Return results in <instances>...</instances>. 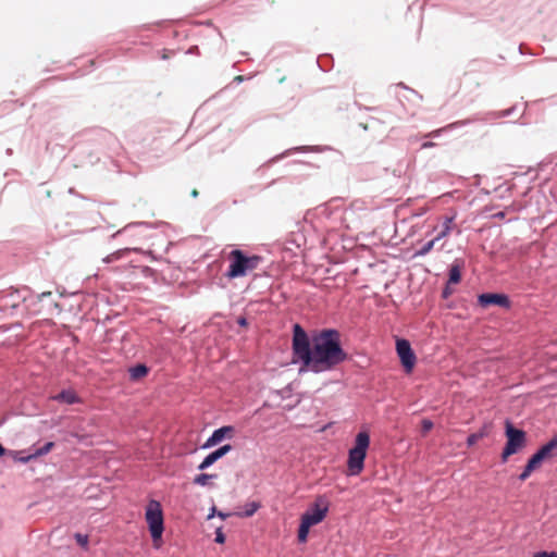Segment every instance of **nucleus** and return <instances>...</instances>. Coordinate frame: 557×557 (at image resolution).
Masks as SVG:
<instances>
[{
	"mask_svg": "<svg viewBox=\"0 0 557 557\" xmlns=\"http://www.w3.org/2000/svg\"><path fill=\"white\" fill-rule=\"evenodd\" d=\"M234 433V428L231 425L222 426L215 430L212 435L203 444V448L212 447L220 442H222L225 437L231 438Z\"/></svg>",
	"mask_w": 557,
	"mask_h": 557,
	"instance_id": "9",
	"label": "nucleus"
},
{
	"mask_svg": "<svg viewBox=\"0 0 557 557\" xmlns=\"http://www.w3.org/2000/svg\"><path fill=\"white\" fill-rule=\"evenodd\" d=\"M259 507H260V505L258 503L253 502V503L249 504L244 516L251 517L259 509Z\"/></svg>",
	"mask_w": 557,
	"mask_h": 557,
	"instance_id": "24",
	"label": "nucleus"
},
{
	"mask_svg": "<svg viewBox=\"0 0 557 557\" xmlns=\"http://www.w3.org/2000/svg\"><path fill=\"white\" fill-rule=\"evenodd\" d=\"M433 146H434V143H432V141H426V143L422 144V148H430V147H433Z\"/></svg>",
	"mask_w": 557,
	"mask_h": 557,
	"instance_id": "31",
	"label": "nucleus"
},
{
	"mask_svg": "<svg viewBox=\"0 0 557 557\" xmlns=\"http://www.w3.org/2000/svg\"><path fill=\"white\" fill-rule=\"evenodd\" d=\"M437 240H435V237L425 243L419 250L416 251L414 257L425 256L428 255L433 248Z\"/></svg>",
	"mask_w": 557,
	"mask_h": 557,
	"instance_id": "17",
	"label": "nucleus"
},
{
	"mask_svg": "<svg viewBox=\"0 0 557 557\" xmlns=\"http://www.w3.org/2000/svg\"><path fill=\"white\" fill-rule=\"evenodd\" d=\"M218 459L214 457V455L211 453L209 454L202 462L198 466L199 470H205L209 468L211 465H213Z\"/></svg>",
	"mask_w": 557,
	"mask_h": 557,
	"instance_id": "20",
	"label": "nucleus"
},
{
	"mask_svg": "<svg viewBox=\"0 0 557 557\" xmlns=\"http://www.w3.org/2000/svg\"><path fill=\"white\" fill-rule=\"evenodd\" d=\"M422 433L426 435L433 428V422L429 419H423L421 422Z\"/></svg>",
	"mask_w": 557,
	"mask_h": 557,
	"instance_id": "23",
	"label": "nucleus"
},
{
	"mask_svg": "<svg viewBox=\"0 0 557 557\" xmlns=\"http://www.w3.org/2000/svg\"><path fill=\"white\" fill-rule=\"evenodd\" d=\"M75 537H76V541H77V543H78L79 545H82V546H86V545L88 544V537H87V535H82V534L77 533V534L75 535Z\"/></svg>",
	"mask_w": 557,
	"mask_h": 557,
	"instance_id": "27",
	"label": "nucleus"
},
{
	"mask_svg": "<svg viewBox=\"0 0 557 557\" xmlns=\"http://www.w3.org/2000/svg\"><path fill=\"white\" fill-rule=\"evenodd\" d=\"M131 250H132L131 248L119 249V250L112 252L111 255L107 256L104 258V261L106 262L116 261V260L123 258L124 256H126Z\"/></svg>",
	"mask_w": 557,
	"mask_h": 557,
	"instance_id": "15",
	"label": "nucleus"
},
{
	"mask_svg": "<svg viewBox=\"0 0 557 557\" xmlns=\"http://www.w3.org/2000/svg\"><path fill=\"white\" fill-rule=\"evenodd\" d=\"M218 516L221 517L222 519H225L230 515L228 513L219 512Z\"/></svg>",
	"mask_w": 557,
	"mask_h": 557,
	"instance_id": "33",
	"label": "nucleus"
},
{
	"mask_svg": "<svg viewBox=\"0 0 557 557\" xmlns=\"http://www.w3.org/2000/svg\"><path fill=\"white\" fill-rule=\"evenodd\" d=\"M462 262L455 260L449 269L448 284H458L461 280Z\"/></svg>",
	"mask_w": 557,
	"mask_h": 557,
	"instance_id": "12",
	"label": "nucleus"
},
{
	"mask_svg": "<svg viewBox=\"0 0 557 557\" xmlns=\"http://www.w3.org/2000/svg\"><path fill=\"white\" fill-rule=\"evenodd\" d=\"M485 435H486V433L484 431H480L478 433H472L468 436L467 444L469 446H472V445L476 444L478 441L482 440Z\"/></svg>",
	"mask_w": 557,
	"mask_h": 557,
	"instance_id": "19",
	"label": "nucleus"
},
{
	"mask_svg": "<svg viewBox=\"0 0 557 557\" xmlns=\"http://www.w3.org/2000/svg\"><path fill=\"white\" fill-rule=\"evenodd\" d=\"M293 363H301L299 372L314 373L334 369L347 359L342 348L338 331L325 329L309 338L306 331L299 325L293 326Z\"/></svg>",
	"mask_w": 557,
	"mask_h": 557,
	"instance_id": "1",
	"label": "nucleus"
},
{
	"mask_svg": "<svg viewBox=\"0 0 557 557\" xmlns=\"http://www.w3.org/2000/svg\"><path fill=\"white\" fill-rule=\"evenodd\" d=\"M479 304L482 307H488V306H499L504 308H508L510 305L509 298L506 295L503 294H482L479 296Z\"/></svg>",
	"mask_w": 557,
	"mask_h": 557,
	"instance_id": "8",
	"label": "nucleus"
},
{
	"mask_svg": "<svg viewBox=\"0 0 557 557\" xmlns=\"http://www.w3.org/2000/svg\"><path fill=\"white\" fill-rule=\"evenodd\" d=\"M454 219H455L454 216H445L444 218L442 230L435 236V240H441L442 238L449 235V233L451 232L453 226H454Z\"/></svg>",
	"mask_w": 557,
	"mask_h": 557,
	"instance_id": "13",
	"label": "nucleus"
},
{
	"mask_svg": "<svg viewBox=\"0 0 557 557\" xmlns=\"http://www.w3.org/2000/svg\"><path fill=\"white\" fill-rule=\"evenodd\" d=\"M53 446H54L53 442H48L41 448L36 449V451L34 453V456L39 457V456L46 455L52 449Z\"/></svg>",
	"mask_w": 557,
	"mask_h": 557,
	"instance_id": "22",
	"label": "nucleus"
},
{
	"mask_svg": "<svg viewBox=\"0 0 557 557\" xmlns=\"http://www.w3.org/2000/svg\"><path fill=\"white\" fill-rule=\"evenodd\" d=\"M532 472H533V470L531 468H529L528 465H525L524 470L519 475V479L521 481H525L531 475Z\"/></svg>",
	"mask_w": 557,
	"mask_h": 557,
	"instance_id": "25",
	"label": "nucleus"
},
{
	"mask_svg": "<svg viewBox=\"0 0 557 557\" xmlns=\"http://www.w3.org/2000/svg\"><path fill=\"white\" fill-rule=\"evenodd\" d=\"M232 450V446L230 444H226V445H223L221 446L220 448H218L216 450L212 451V454L214 455V457L219 460L220 458H222L223 456H225L227 453H230Z\"/></svg>",
	"mask_w": 557,
	"mask_h": 557,
	"instance_id": "21",
	"label": "nucleus"
},
{
	"mask_svg": "<svg viewBox=\"0 0 557 557\" xmlns=\"http://www.w3.org/2000/svg\"><path fill=\"white\" fill-rule=\"evenodd\" d=\"M215 542L220 544L225 542V535L220 528L215 532Z\"/></svg>",
	"mask_w": 557,
	"mask_h": 557,
	"instance_id": "28",
	"label": "nucleus"
},
{
	"mask_svg": "<svg viewBox=\"0 0 557 557\" xmlns=\"http://www.w3.org/2000/svg\"><path fill=\"white\" fill-rule=\"evenodd\" d=\"M537 451L543 456L544 460L557 457V434Z\"/></svg>",
	"mask_w": 557,
	"mask_h": 557,
	"instance_id": "11",
	"label": "nucleus"
},
{
	"mask_svg": "<svg viewBox=\"0 0 557 557\" xmlns=\"http://www.w3.org/2000/svg\"><path fill=\"white\" fill-rule=\"evenodd\" d=\"M51 399L67 405L81 403V398L73 389H64L59 394L52 396Z\"/></svg>",
	"mask_w": 557,
	"mask_h": 557,
	"instance_id": "10",
	"label": "nucleus"
},
{
	"mask_svg": "<svg viewBox=\"0 0 557 557\" xmlns=\"http://www.w3.org/2000/svg\"><path fill=\"white\" fill-rule=\"evenodd\" d=\"M198 195H199V191H198L197 189H193V190H191V196H193L194 198L198 197Z\"/></svg>",
	"mask_w": 557,
	"mask_h": 557,
	"instance_id": "32",
	"label": "nucleus"
},
{
	"mask_svg": "<svg viewBox=\"0 0 557 557\" xmlns=\"http://www.w3.org/2000/svg\"><path fill=\"white\" fill-rule=\"evenodd\" d=\"M532 557H557V552H539L535 553Z\"/></svg>",
	"mask_w": 557,
	"mask_h": 557,
	"instance_id": "26",
	"label": "nucleus"
},
{
	"mask_svg": "<svg viewBox=\"0 0 557 557\" xmlns=\"http://www.w3.org/2000/svg\"><path fill=\"white\" fill-rule=\"evenodd\" d=\"M237 323L240 326H246L248 324L246 318H244V317H239L238 320H237Z\"/></svg>",
	"mask_w": 557,
	"mask_h": 557,
	"instance_id": "30",
	"label": "nucleus"
},
{
	"mask_svg": "<svg viewBox=\"0 0 557 557\" xmlns=\"http://www.w3.org/2000/svg\"><path fill=\"white\" fill-rule=\"evenodd\" d=\"M145 519L153 542V546L159 548L162 544V534L164 531L163 511L158 500H150L146 507Z\"/></svg>",
	"mask_w": 557,
	"mask_h": 557,
	"instance_id": "5",
	"label": "nucleus"
},
{
	"mask_svg": "<svg viewBox=\"0 0 557 557\" xmlns=\"http://www.w3.org/2000/svg\"><path fill=\"white\" fill-rule=\"evenodd\" d=\"M231 261L226 276L228 278L243 277L248 272L258 268L261 258L259 256H246L242 250L234 249L228 253Z\"/></svg>",
	"mask_w": 557,
	"mask_h": 557,
	"instance_id": "4",
	"label": "nucleus"
},
{
	"mask_svg": "<svg viewBox=\"0 0 557 557\" xmlns=\"http://www.w3.org/2000/svg\"><path fill=\"white\" fill-rule=\"evenodd\" d=\"M33 458H36V456H34V453H33V454H30V455H28V456H26V457H21V458H18V461H21V462H28V461H29V460H32Z\"/></svg>",
	"mask_w": 557,
	"mask_h": 557,
	"instance_id": "29",
	"label": "nucleus"
},
{
	"mask_svg": "<svg viewBox=\"0 0 557 557\" xmlns=\"http://www.w3.org/2000/svg\"><path fill=\"white\" fill-rule=\"evenodd\" d=\"M370 446V435L367 431H361L356 435L355 446L349 449L347 460V474L358 475L364 468V459Z\"/></svg>",
	"mask_w": 557,
	"mask_h": 557,
	"instance_id": "3",
	"label": "nucleus"
},
{
	"mask_svg": "<svg viewBox=\"0 0 557 557\" xmlns=\"http://www.w3.org/2000/svg\"><path fill=\"white\" fill-rule=\"evenodd\" d=\"M329 511V503L324 497H318L315 502L301 516L298 529V541L306 543L310 528L324 520Z\"/></svg>",
	"mask_w": 557,
	"mask_h": 557,
	"instance_id": "2",
	"label": "nucleus"
},
{
	"mask_svg": "<svg viewBox=\"0 0 557 557\" xmlns=\"http://www.w3.org/2000/svg\"><path fill=\"white\" fill-rule=\"evenodd\" d=\"M148 373V368L145 364H137L129 369V376L132 380H139L146 376Z\"/></svg>",
	"mask_w": 557,
	"mask_h": 557,
	"instance_id": "14",
	"label": "nucleus"
},
{
	"mask_svg": "<svg viewBox=\"0 0 557 557\" xmlns=\"http://www.w3.org/2000/svg\"><path fill=\"white\" fill-rule=\"evenodd\" d=\"M396 351L406 373H411L414 368L417 357L411 349L410 343L404 338L397 339Z\"/></svg>",
	"mask_w": 557,
	"mask_h": 557,
	"instance_id": "7",
	"label": "nucleus"
},
{
	"mask_svg": "<svg viewBox=\"0 0 557 557\" xmlns=\"http://www.w3.org/2000/svg\"><path fill=\"white\" fill-rule=\"evenodd\" d=\"M544 461L543 456L536 451L527 462L529 468H531L533 471L540 468L541 463Z\"/></svg>",
	"mask_w": 557,
	"mask_h": 557,
	"instance_id": "16",
	"label": "nucleus"
},
{
	"mask_svg": "<svg viewBox=\"0 0 557 557\" xmlns=\"http://www.w3.org/2000/svg\"><path fill=\"white\" fill-rule=\"evenodd\" d=\"M215 476H216L215 474L201 473L194 478V483L205 486V485L209 484V481Z\"/></svg>",
	"mask_w": 557,
	"mask_h": 557,
	"instance_id": "18",
	"label": "nucleus"
},
{
	"mask_svg": "<svg viewBox=\"0 0 557 557\" xmlns=\"http://www.w3.org/2000/svg\"><path fill=\"white\" fill-rule=\"evenodd\" d=\"M505 435L507 443L502 453V460L506 462L508 458L520 451L527 445V433L523 430L516 429L510 421L505 423Z\"/></svg>",
	"mask_w": 557,
	"mask_h": 557,
	"instance_id": "6",
	"label": "nucleus"
},
{
	"mask_svg": "<svg viewBox=\"0 0 557 557\" xmlns=\"http://www.w3.org/2000/svg\"><path fill=\"white\" fill-rule=\"evenodd\" d=\"M4 454V448L3 446L0 444V456H2Z\"/></svg>",
	"mask_w": 557,
	"mask_h": 557,
	"instance_id": "34",
	"label": "nucleus"
}]
</instances>
